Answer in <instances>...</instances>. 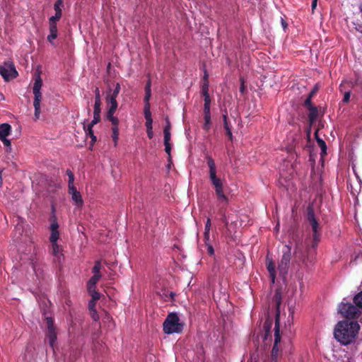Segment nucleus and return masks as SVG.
Segmentation results:
<instances>
[{"label":"nucleus","mask_w":362,"mask_h":362,"mask_svg":"<svg viewBox=\"0 0 362 362\" xmlns=\"http://www.w3.org/2000/svg\"><path fill=\"white\" fill-rule=\"evenodd\" d=\"M359 329L360 325L356 321H340L335 326L334 338L343 345L350 344L354 342Z\"/></svg>","instance_id":"obj_1"},{"label":"nucleus","mask_w":362,"mask_h":362,"mask_svg":"<svg viewBox=\"0 0 362 362\" xmlns=\"http://www.w3.org/2000/svg\"><path fill=\"white\" fill-rule=\"evenodd\" d=\"M275 301L276 303L277 313L275 316V327H274V343L273 344V362H276V359L279 356H281L284 346L286 343L284 338L283 332L280 330L279 325V306L281 301V295L279 289L275 293Z\"/></svg>","instance_id":"obj_2"},{"label":"nucleus","mask_w":362,"mask_h":362,"mask_svg":"<svg viewBox=\"0 0 362 362\" xmlns=\"http://www.w3.org/2000/svg\"><path fill=\"white\" fill-rule=\"evenodd\" d=\"M207 165L209 168V179L214 187L216 194L220 202H228V197L223 192V181L216 176V166L214 160L209 155L206 156Z\"/></svg>","instance_id":"obj_3"},{"label":"nucleus","mask_w":362,"mask_h":362,"mask_svg":"<svg viewBox=\"0 0 362 362\" xmlns=\"http://www.w3.org/2000/svg\"><path fill=\"white\" fill-rule=\"evenodd\" d=\"M264 315L266 316V320L264 325V333L261 335V338L264 343L262 351L261 353V358L264 362H269V360L272 358V349L270 346V343L272 342V335L270 334L272 321L270 320L269 307Z\"/></svg>","instance_id":"obj_4"},{"label":"nucleus","mask_w":362,"mask_h":362,"mask_svg":"<svg viewBox=\"0 0 362 362\" xmlns=\"http://www.w3.org/2000/svg\"><path fill=\"white\" fill-rule=\"evenodd\" d=\"M183 325L180 322V318L176 313H171L168 315L163 322V332L165 334L180 333Z\"/></svg>","instance_id":"obj_5"},{"label":"nucleus","mask_w":362,"mask_h":362,"mask_svg":"<svg viewBox=\"0 0 362 362\" xmlns=\"http://www.w3.org/2000/svg\"><path fill=\"white\" fill-rule=\"evenodd\" d=\"M307 219L311 226L313 234V243L312 247H316L318 243L320 240V228L319 223L315 218V212L311 206H309L307 209Z\"/></svg>","instance_id":"obj_6"},{"label":"nucleus","mask_w":362,"mask_h":362,"mask_svg":"<svg viewBox=\"0 0 362 362\" xmlns=\"http://www.w3.org/2000/svg\"><path fill=\"white\" fill-rule=\"evenodd\" d=\"M42 86V81L40 76H38L34 83L33 92L34 94L33 106L35 109V117L38 119L40 115V102L42 100V93L40 92Z\"/></svg>","instance_id":"obj_7"},{"label":"nucleus","mask_w":362,"mask_h":362,"mask_svg":"<svg viewBox=\"0 0 362 362\" xmlns=\"http://www.w3.org/2000/svg\"><path fill=\"white\" fill-rule=\"evenodd\" d=\"M283 255L281 262L279 264V271L280 274L284 278L288 273L291 257V248L289 245H285L282 250Z\"/></svg>","instance_id":"obj_8"},{"label":"nucleus","mask_w":362,"mask_h":362,"mask_svg":"<svg viewBox=\"0 0 362 362\" xmlns=\"http://www.w3.org/2000/svg\"><path fill=\"white\" fill-rule=\"evenodd\" d=\"M339 313L347 319H356L359 317L361 312L359 308L351 303H341L339 308Z\"/></svg>","instance_id":"obj_9"},{"label":"nucleus","mask_w":362,"mask_h":362,"mask_svg":"<svg viewBox=\"0 0 362 362\" xmlns=\"http://www.w3.org/2000/svg\"><path fill=\"white\" fill-rule=\"evenodd\" d=\"M46 325L47 327V332L45 333L46 338L49 341L50 347L54 349V344L57 339V334L56 327L54 324V320L51 317H47L45 318Z\"/></svg>","instance_id":"obj_10"},{"label":"nucleus","mask_w":362,"mask_h":362,"mask_svg":"<svg viewBox=\"0 0 362 362\" xmlns=\"http://www.w3.org/2000/svg\"><path fill=\"white\" fill-rule=\"evenodd\" d=\"M0 75L6 81L13 79L18 76V72L15 69L13 64L11 62H5L0 66Z\"/></svg>","instance_id":"obj_11"},{"label":"nucleus","mask_w":362,"mask_h":362,"mask_svg":"<svg viewBox=\"0 0 362 362\" xmlns=\"http://www.w3.org/2000/svg\"><path fill=\"white\" fill-rule=\"evenodd\" d=\"M121 87L119 83H117L115 87V89L112 91L110 90L107 93V95L105 98L106 103L110 105L107 110H117L118 107V103L117 101V98L120 92Z\"/></svg>","instance_id":"obj_12"},{"label":"nucleus","mask_w":362,"mask_h":362,"mask_svg":"<svg viewBox=\"0 0 362 362\" xmlns=\"http://www.w3.org/2000/svg\"><path fill=\"white\" fill-rule=\"evenodd\" d=\"M292 241L295 244L294 254L299 258H301L304 250L303 238L298 234H293Z\"/></svg>","instance_id":"obj_13"},{"label":"nucleus","mask_w":362,"mask_h":362,"mask_svg":"<svg viewBox=\"0 0 362 362\" xmlns=\"http://www.w3.org/2000/svg\"><path fill=\"white\" fill-rule=\"evenodd\" d=\"M58 21H52L51 18H49V29L50 34L47 36V40L52 43L53 40L57 37L58 30L57 23Z\"/></svg>","instance_id":"obj_14"},{"label":"nucleus","mask_w":362,"mask_h":362,"mask_svg":"<svg viewBox=\"0 0 362 362\" xmlns=\"http://www.w3.org/2000/svg\"><path fill=\"white\" fill-rule=\"evenodd\" d=\"M64 6L63 0H57L54 4V9L55 11V15L51 16L52 21H59L62 16V7Z\"/></svg>","instance_id":"obj_15"},{"label":"nucleus","mask_w":362,"mask_h":362,"mask_svg":"<svg viewBox=\"0 0 362 362\" xmlns=\"http://www.w3.org/2000/svg\"><path fill=\"white\" fill-rule=\"evenodd\" d=\"M151 81L150 78L148 79L145 86V96L144 98V107H151L149 100L151 97Z\"/></svg>","instance_id":"obj_16"},{"label":"nucleus","mask_w":362,"mask_h":362,"mask_svg":"<svg viewBox=\"0 0 362 362\" xmlns=\"http://www.w3.org/2000/svg\"><path fill=\"white\" fill-rule=\"evenodd\" d=\"M151 107H144V114L146 119V129H153V119L151 117Z\"/></svg>","instance_id":"obj_17"},{"label":"nucleus","mask_w":362,"mask_h":362,"mask_svg":"<svg viewBox=\"0 0 362 362\" xmlns=\"http://www.w3.org/2000/svg\"><path fill=\"white\" fill-rule=\"evenodd\" d=\"M11 133V126L8 123L0 124V139H4Z\"/></svg>","instance_id":"obj_18"},{"label":"nucleus","mask_w":362,"mask_h":362,"mask_svg":"<svg viewBox=\"0 0 362 362\" xmlns=\"http://www.w3.org/2000/svg\"><path fill=\"white\" fill-rule=\"evenodd\" d=\"M116 110H107V118L112 123V127L119 128V119L117 117L114 116Z\"/></svg>","instance_id":"obj_19"},{"label":"nucleus","mask_w":362,"mask_h":362,"mask_svg":"<svg viewBox=\"0 0 362 362\" xmlns=\"http://www.w3.org/2000/svg\"><path fill=\"white\" fill-rule=\"evenodd\" d=\"M101 98L100 94V90L98 88H96L95 90V103H94V109L93 110H101Z\"/></svg>","instance_id":"obj_20"},{"label":"nucleus","mask_w":362,"mask_h":362,"mask_svg":"<svg viewBox=\"0 0 362 362\" xmlns=\"http://www.w3.org/2000/svg\"><path fill=\"white\" fill-rule=\"evenodd\" d=\"M308 119L310 122H315L318 116V110L316 106H314L309 110Z\"/></svg>","instance_id":"obj_21"},{"label":"nucleus","mask_w":362,"mask_h":362,"mask_svg":"<svg viewBox=\"0 0 362 362\" xmlns=\"http://www.w3.org/2000/svg\"><path fill=\"white\" fill-rule=\"evenodd\" d=\"M71 198L78 206H81L83 205V201L79 192H75L71 195Z\"/></svg>","instance_id":"obj_22"},{"label":"nucleus","mask_w":362,"mask_h":362,"mask_svg":"<svg viewBox=\"0 0 362 362\" xmlns=\"http://www.w3.org/2000/svg\"><path fill=\"white\" fill-rule=\"evenodd\" d=\"M315 138H316V141H317V143L318 144V146H320V148H321L322 150V153H326V151H327V145H326V143L325 141L320 139V137H318L317 133H315Z\"/></svg>","instance_id":"obj_23"},{"label":"nucleus","mask_w":362,"mask_h":362,"mask_svg":"<svg viewBox=\"0 0 362 362\" xmlns=\"http://www.w3.org/2000/svg\"><path fill=\"white\" fill-rule=\"evenodd\" d=\"M223 128L226 131L232 129V125L228 118V114H227L226 111L223 115Z\"/></svg>","instance_id":"obj_24"},{"label":"nucleus","mask_w":362,"mask_h":362,"mask_svg":"<svg viewBox=\"0 0 362 362\" xmlns=\"http://www.w3.org/2000/svg\"><path fill=\"white\" fill-rule=\"evenodd\" d=\"M100 269H101V260H97V261H95V264L92 269V273L93 274L101 275Z\"/></svg>","instance_id":"obj_25"},{"label":"nucleus","mask_w":362,"mask_h":362,"mask_svg":"<svg viewBox=\"0 0 362 362\" xmlns=\"http://www.w3.org/2000/svg\"><path fill=\"white\" fill-rule=\"evenodd\" d=\"M354 302L358 308L362 309V291L355 296Z\"/></svg>","instance_id":"obj_26"},{"label":"nucleus","mask_w":362,"mask_h":362,"mask_svg":"<svg viewBox=\"0 0 362 362\" xmlns=\"http://www.w3.org/2000/svg\"><path fill=\"white\" fill-rule=\"evenodd\" d=\"M112 138L114 141L115 146H117L119 139V128L112 127Z\"/></svg>","instance_id":"obj_27"},{"label":"nucleus","mask_w":362,"mask_h":362,"mask_svg":"<svg viewBox=\"0 0 362 362\" xmlns=\"http://www.w3.org/2000/svg\"><path fill=\"white\" fill-rule=\"evenodd\" d=\"M102 275L93 274V276L88 280V283L89 285H95L101 279Z\"/></svg>","instance_id":"obj_28"},{"label":"nucleus","mask_w":362,"mask_h":362,"mask_svg":"<svg viewBox=\"0 0 362 362\" xmlns=\"http://www.w3.org/2000/svg\"><path fill=\"white\" fill-rule=\"evenodd\" d=\"M52 254L56 257L60 254V247L57 243H52Z\"/></svg>","instance_id":"obj_29"},{"label":"nucleus","mask_w":362,"mask_h":362,"mask_svg":"<svg viewBox=\"0 0 362 362\" xmlns=\"http://www.w3.org/2000/svg\"><path fill=\"white\" fill-rule=\"evenodd\" d=\"M204 124L203 129L206 131H209L211 128V116H204Z\"/></svg>","instance_id":"obj_30"},{"label":"nucleus","mask_w":362,"mask_h":362,"mask_svg":"<svg viewBox=\"0 0 362 362\" xmlns=\"http://www.w3.org/2000/svg\"><path fill=\"white\" fill-rule=\"evenodd\" d=\"M59 238V231H51V235L49 237V240L52 243H57V240Z\"/></svg>","instance_id":"obj_31"},{"label":"nucleus","mask_w":362,"mask_h":362,"mask_svg":"<svg viewBox=\"0 0 362 362\" xmlns=\"http://www.w3.org/2000/svg\"><path fill=\"white\" fill-rule=\"evenodd\" d=\"M66 175H67V176L69 177L68 185H74V173L71 172V170L67 169L66 170Z\"/></svg>","instance_id":"obj_32"},{"label":"nucleus","mask_w":362,"mask_h":362,"mask_svg":"<svg viewBox=\"0 0 362 362\" xmlns=\"http://www.w3.org/2000/svg\"><path fill=\"white\" fill-rule=\"evenodd\" d=\"M269 253L268 252L267 256L266 265L269 276L272 277V259H269Z\"/></svg>","instance_id":"obj_33"},{"label":"nucleus","mask_w":362,"mask_h":362,"mask_svg":"<svg viewBox=\"0 0 362 362\" xmlns=\"http://www.w3.org/2000/svg\"><path fill=\"white\" fill-rule=\"evenodd\" d=\"M209 82H206V83H202V95L209 94Z\"/></svg>","instance_id":"obj_34"},{"label":"nucleus","mask_w":362,"mask_h":362,"mask_svg":"<svg viewBox=\"0 0 362 362\" xmlns=\"http://www.w3.org/2000/svg\"><path fill=\"white\" fill-rule=\"evenodd\" d=\"M164 134V144L170 143L171 134L170 132H168L167 129H163Z\"/></svg>","instance_id":"obj_35"},{"label":"nucleus","mask_w":362,"mask_h":362,"mask_svg":"<svg viewBox=\"0 0 362 362\" xmlns=\"http://www.w3.org/2000/svg\"><path fill=\"white\" fill-rule=\"evenodd\" d=\"M204 246L206 247V252L207 253L210 255V256H213L214 255V247L212 246V245L211 243H206V244H204Z\"/></svg>","instance_id":"obj_36"},{"label":"nucleus","mask_w":362,"mask_h":362,"mask_svg":"<svg viewBox=\"0 0 362 362\" xmlns=\"http://www.w3.org/2000/svg\"><path fill=\"white\" fill-rule=\"evenodd\" d=\"M91 296V300L96 302L100 298V293L97 291L89 294Z\"/></svg>","instance_id":"obj_37"},{"label":"nucleus","mask_w":362,"mask_h":362,"mask_svg":"<svg viewBox=\"0 0 362 362\" xmlns=\"http://www.w3.org/2000/svg\"><path fill=\"white\" fill-rule=\"evenodd\" d=\"M304 106L308 109L309 110L310 108L314 107L315 105H313V103H312V98H309L308 96L307 97V98L305 99V102H304Z\"/></svg>","instance_id":"obj_38"},{"label":"nucleus","mask_w":362,"mask_h":362,"mask_svg":"<svg viewBox=\"0 0 362 362\" xmlns=\"http://www.w3.org/2000/svg\"><path fill=\"white\" fill-rule=\"evenodd\" d=\"M240 92L242 94H245V93L246 91V87L245 86V79L243 76H240Z\"/></svg>","instance_id":"obj_39"},{"label":"nucleus","mask_w":362,"mask_h":362,"mask_svg":"<svg viewBox=\"0 0 362 362\" xmlns=\"http://www.w3.org/2000/svg\"><path fill=\"white\" fill-rule=\"evenodd\" d=\"M0 140L2 141V143L4 144V145L7 147V151L9 150L11 151V141L8 139L4 138V139H0Z\"/></svg>","instance_id":"obj_40"},{"label":"nucleus","mask_w":362,"mask_h":362,"mask_svg":"<svg viewBox=\"0 0 362 362\" xmlns=\"http://www.w3.org/2000/svg\"><path fill=\"white\" fill-rule=\"evenodd\" d=\"M165 145V151L168 154V160L171 161V145L170 143L164 144Z\"/></svg>","instance_id":"obj_41"},{"label":"nucleus","mask_w":362,"mask_h":362,"mask_svg":"<svg viewBox=\"0 0 362 362\" xmlns=\"http://www.w3.org/2000/svg\"><path fill=\"white\" fill-rule=\"evenodd\" d=\"M210 230H204V244L210 243Z\"/></svg>","instance_id":"obj_42"},{"label":"nucleus","mask_w":362,"mask_h":362,"mask_svg":"<svg viewBox=\"0 0 362 362\" xmlns=\"http://www.w3.org/2000/svg\"><path fill=\"white\" fill-rule=\"evenodd\" d=\"M83 128L87 136H89L90 137L91 136L94 135L93 128H91L90 127H86L85 125L83 126Z\"/></svg>","instance_id":"obj_43"},{"label":"nucleus","mask_w":362,"mask_h":362,"mask_svg":"<svg viewBox=\"0 0 362 362\" xmlns=\"http://www.w3.org/2000/svg\"><path fill=\"white\" fill-rule=\"evenodd\" d=\"M68 191L69 194L73 195L75 192H78V191L76 189L74 185H68Z\"/></svg>","instance_id":"obj_44"},{"label":"nucleus","mask_w":362,"mask_h":362,"mask_svg":"<svg viewBox=\"0 0 362 362\" xmlns=\"http://www.w3.org/2000/svg\"><path fill=\"white\" fill-rule=\"evenodd\" d=\"M90 315H91V317L93 318V320L94 321H98L99 320V315L98 314L96 310H93L91 311H90Z\"/></svg>","instance_id":"obj_45"},{"label":"nucleus","mask_w":362,"mask_h":362,"mask_svg":"<svg viewBox=\"0 0 362 362\" xmlns=\"http://www.w3.org/2000/svg\"><path fill=\"white\" fill-rule=\"evenodd\" d=\"M100 111L101 110H93V119L98 122L100 121Z\"/></svg>","instance_id":"obj_46"},{"label":"nucleus","mask_w":362,"mask_h":362,"mask_svg":"<svg viewBox=\"0 0 362 362\" xmlns=\"http://www.w3.org/2000/svg\"><path fill=\"white\" fill-rule=\"evenodd\" d=\"M59 225L56 220H54V221L51 223L50 226V230L51 231H58Z\"/></svg>","instance_id":"obj_47"},{"label":"nucleus","mask_w":362,"mask_h":362,"mask_svg":"<svg viewBox=\"0 0 362 362\" xmlns=\"http://www.w3.org/2000/svg\"><path fill=\"white\" fill-rule=\"evenodd\" d=\"M204 116H211L210 105H204Z\"/></svg>","instance_id":"obj_48"},{"label":"nucleus","mask_w":362,"mask_h":362,"mask_svg":"<svg viewBox=\"0 0 362 362\" xmlns=\"http://www.w3.org/2000/svg\"><path fill=\"white\" fill-rule=\"evenodd\" d=\"M87 291L89 294L97 291L95 285H89L87 284Z\"/></svg>","instance_id":"obj_49"},{"label":"nucleus","mask_w":362,"mask_h":362,"mask_svg":"<svg viewBox=\"0 0 362 362\" xmlns=\"http://www.w3.org/2000/svg\"><path fill=\"white\" fill-rule=\"evenodd\" d=\"M318 91V87L317 85L314 86V88L312 89V90L308 94L309 98H312L316 94V93Z\"/></svg>","instance_id":"obj_50"},{"label":"nucleus","mask_w":362,"mask_h":362,"mask_svg":"<svg viewBox=\"0 0 362 362\" xmlns=\"http://www.w3.org/2000/svg\"><path fill=\"white\" fill-rule=\"evenodd\" d=\"M351 96V93L349 91H347L344 93V98H343V102L344 103H348L349 102Z\"/></svg>","instance_id":"obj_51"},{"label":"nucleus","mask_w":362,"mask_h":362,"mask_svg":"<svg viewBox=\"0 0 362 362\" xmlns=\"http://www.w3.org/2000/svg\"><path fill=\"white\" fill-rule=\"evenodd\" d=\"M211 226V218H207L206 221L205 223L204 230H210Z\"/></svg>","instance_id":"obj_52"},{"label":"nucleus","mask_w":362,"mask_h":362,"mask_svg":"<svg viewBox=\"0 0 362 362\" xmlns=\"http://www.w3.org/2000/svg\"><path fill=\"white\" fill-rule=\"evenodd\" d=\"M280 21L284 30H285L287 28L288 23L282 16H280Z\"/></svg>","instance_id":"obj_53"},{"label":"nucleus","mask_w":362,"mask_h":362,"mask_svg":"<svg viewBox=\"0 0 362 362\" xmlns=\"http://www.w3.org/2000/svg\"><path fill=\"white\" fill-rule=\"evenodd\" d=\"M204 98V105H210L211 104V98L209 94L202 95Z\"/></svg>","instance_id":"obj_54"},{"label":"nucleus","mask_w":362,"mask_h":362,"mask_svg":"<svg viewBox=\"0 0 362 362\" xmlns=\"http://www.w3.org/2000/svg\"><path fill=\"white\" fill-rule=\"evenodd\" d=\"M88 308L90 311L95 310V302H93V300H90L88 303Z\"/></svg>","instance_id":"obj_55"},{"label":"nucleus","mask_w":362,"mask_h":362,"mask_svg":"<svg viewBox=\"0 0 362 362\" xmlns=\"http://www.w3.org/2000/svg\"><path fill=\"white\" fill-rule=\"evenodd\" d=\"M226 136H228V139L232 141L233 139L232 130L231 129L226 130Z\"/></svg>","instance_id":"obj_56"},{"label":"nucleus","mask_w":362,"mask_h":362,"mask_svg":"<svg viewBox=\"0 0 362 362\" xmlns=\"http://www.w3.org/2000/svg\"><path fill=\"white\" fill-rule=\"evenodd\" d=\"M165 121H166V124L164 127V129H167L168 132H170V129H171V124H170V120L167 117L165 119Z\"/></svg>","instance_id":"obj_57"},{"label":"nucleus","mask_w":362,"mask_h":362,"mask_svg":"<svg viewBox=\"0 0 362 362\" xmlns=\"http://www.w3.org/2000/svg\"><path fill=\"white\" fill-rule=\"evenodd\" d=\"M147 136L149 139H152L153 137V129H146Z\"/></svg>","instance_id":"obj_58"},{"label":"nucleus","mask_w":362,"mask_h":362,"mask_svg":"<svg viewBox=\"0 0 362 362\" xmlns=\"http://www.w3.org/2000/svg\"><path fill=\"white\" fill-rule=\"evenodd\" d=\"M355 29L362 34V24L354 23Z\"/></svg>","instance_id":"obj_59"},{"label":"nucleus","mask_w":362,"mask_h":362,"mask_svg":"<svg viewBox=\"0 0 362 362\" xmlns=\"http://www.w3.org/2000/svg\"><path fill=\"white\" fill-rule=\"evenodd\" d=\"M208 78H209V75L207 74V71H204V77H203V83H206V82H209V80H208Z\"/></svg>","instance_id":"obj_60"},{"label":"nucleus","mask_w":362,"mask_h":362,"mask_svg":"<svg viewBox=\"0 0 362 362\" xmlns=\"http://www.w3.org/2000/svg\"><path fill=\"white\" fill-rule=\"evenodd\" d=\"M221 221L225 224L226 226H228V220H227L226 216L225 214L223 215V216L221 218Z\"/></svg>","instance_id":"obj_61"},{"label":"nucleus","mask_w":362,"mask_h":362,"mask_svg":"<svg viewBox=\"0 0 362 362\" xmlns=\"http://www.w3.org/2000/svg\"><path fill=\"white\" fill-rule=\"evenodd\" d=\"M90 139H91V141H90V144L93 146L97 141V137L96 136L93 135L90 136Z\"/></svg>","instance_id":"obj_62"},{"label":"nucleus","mask_w":362,"mask_h":362,"mask_svg":"<svg viewBox=\"0 0 362 362\" xmlns=\"http://www.w3.org/2000/svg\"><path fill=\"white\" fill-rule=\"evenodd\" d=\"M317 0H313V1H312V5H311V6H312V9H313V10H314V9L316 8V6H317Z\"/></svg>","instance_id":"obj_63"},{"label":"nucleus","mask_w":362,"mask_h":362,"mask_svg":"<svg viewBox=\"0 0 362 362\" xmlns=\"http://www.w3.org/2000/svg\"><path fill=\"white\" fill-rule=\"evenodd\" d=\"M97 123H98V121H95V119H93L90 123L88 125V127H90L91 128H93V127Z\"/></svg>","instance_id":"obj_64"}]
</instances>
